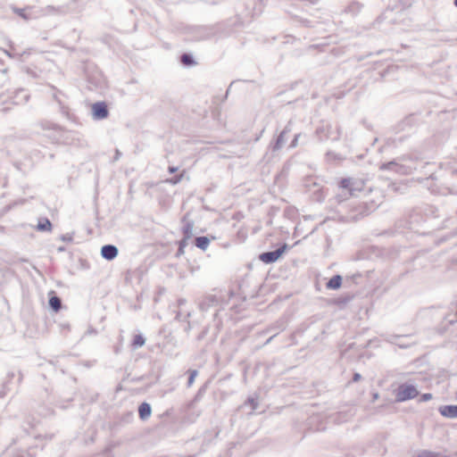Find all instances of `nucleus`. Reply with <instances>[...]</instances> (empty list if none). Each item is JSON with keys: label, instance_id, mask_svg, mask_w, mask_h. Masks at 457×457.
<instances>
[{"label": "nucleus", "instance_id": "obj_17", "mask_svg": "<svg viewBox=\"0 0 457 457\" xmlns=\"http://www.w3.org/2000/svg\"><path fill=\"white\" fill-rule=\"evenodd\" d=\"M183 232L186 237H190L193 232V225L190 223H186L183 227Z\"/></svg>", "mask_w": 457, "mask_h": 457}, {"label": "nucleus", "instance_id": "obj_24", "mask_svg": "<svg viewBox=\"0 0 457 457\" xmlns=\"http://www.w3.org/2000/svg\"><path fill=\"white\" fill-rule=\"evenodd\" d=\"M299 137H300L299 134L295 136V137H294V139H293V141L291 142V145H290L291 147H295L297 145Z\"/></svg>", "mask_w": 457, "mask_h": 457}, {"label": "nucleus", "instance_id": "obj_16", "mask_svg": "<svg viewBox=\"0 0 457 457\" xmlns=\"http://www.w3.org/2000/svg\"><path fill=\"white\" fill-rule=\"evenodd\" d=\"M145 345V338L141 335H137L133 340V345L135 347H140Z\"/></svg>", "mask_w": 457, "mask_h": 457}, {"label": "nucleus", "instance_id": "obj_25", "mask_svg": "<svg viewBox=\"0 0 457 457\" xmlns=\"http://www.w3.org/2000/svg\"><path fill=\"white\" fill-rule=\"evenodd\" d=\"M360 379H361V375H360L359 373H355V374L353 375V381H355V382H356V381H358V380H360Z\"/></svg>", "mask_w": 457, "mask_h": 457}, {"label": "nucleus", "instance_id": "obj_11", "mask_svg": "<svg viewBox=\"0 0 457 457\" xmlns=\"http://www.w3.org/2000/svg\"><path fill=\"white\" fill-rule=\"evenodd\" d=\"M290 131V129L288 127H286L285 129L279 134V136L277 138V141L273 146V150H278L282 147V145L285 144V135Z\"/></svg>", "mask_w": 457, "mask_h": 457}, {"label": "nucleus", "instance_id": "obj_22", "mask_svg": "<svg viewBox=\"0 0 457 457\" xmlns=\"http://www.w3.org/2000/svg\"><path fill=\"white\" fill-rule=\"evenodd\" d=\"M181 178H182V175H179V177H176L174 179H169L168 182L175 185V184L179 183L181 180Z\"/></svg>", "mask_w": 457, "mask_h": 457}, {"label": "nucleus", "instance_id": "obj_14", "mask_svg": "<svg viewBox=\"0 0 457 457\" xmlns=\"http://www.w3.org/2000/svg\"><path fill=\"white\" fill-rule=\"evenodd\" d=\"M439 455H440V453H435V452L428 451V450H422L420 453H418L416 457H439Z\"/></svg>", "mask_w": 457, "mask_h": 457}, {"label": "nucleus", "instance_id": "obj_30", "mask_svg": "<svg viewBox=\"0 0 457 457\" xmlns=\"http://www.w3.org/2000/svg\"><path fill=\"white\" fill-rule=\"evenodd\" d=\"M378 394H375V395H374V399H378Z\"/></svg>", "mask_w": 457, "mask_h": 457}, {"label": "nucleus", "instance_id": "obj_8", "mask_svg": "<svg viewBox=\"0 0 457 457\" xmlns=\"http://www.w3.org/2000/svg\"><path fill=\"white\" fill-rule=\"evenodd\" d=\"M439 412L442 416L456 419L457 418V405H444L439 408Z\"/></svg>", "mask_w": 457, "mask_h": 457}, {"label": "nucleus", "instance_id": "obj_13", "mask_svg": "<svg viewBox=\"0 0 457 457\" xmlns=\"http://www.w3.org/2000/svg\"><path fill=\"white\" fill-rule=\"evenodd\" d=\"M209 244L210 240L206 237H198L195 238V245L202 250H205Z\"/></svg>", "mask_w": 457, "mask_h": 457}, {"label": "nucleus", "instance_id": "obj_23", "mask_svg": "<svg viewBox=\"0 0 457 457\" xmlns=\"http://www.w3.org/2000/svg\"><path fill=\"white\" fill-rule=\"evenodd\" d=\"M20 93L23 95L22 96L23 99H22V101L18 102L17 104L27 103L29 100V96L27 94H25V92L23 90H21Z\"/></svg>", "mask_w": 457, "mask_h": 457}, {"label": "nucleus", "instance_id": "obj_19", "mask_svg": "<svg viewBox=\"0 0 457 457\" xmlns=\"http://www.w3.org/2000/svg\"><path fill=\"white\" fill-rule=\"evenodd\" d=\"M181 61L186 65H192L194 63L192 57L188 54H183L181 57Z\"/></svg>", "mask_w": 457, "mask_h": 457}, {"label": "nucleus", "instance_id": "obj_4", "mask_svg": "<svg viewBox=\"0 0 457 457\" xmlns=\"http://www.w3.org/2000/svg\"><path fill=\"white\" fill-rule=\"evenodd\" d=\"M289 248L287 244L278 248L276 251L265 252L260 254L259 259L264 263H272L278 261L280 256Z\"/></svg>", "mask_w": 457, "mask_h": 457}, {"label": "nucleus", "instance_id": "obj_6", "mask_svg": "<svg viewBox=\"0 0 457 457\" xmlns=\"http://www.w3.org/2000/svg\"><path fill=\"white\" fill-rule=\"evenodd\" d=\"M93 117L96 120H102L107 117L108 111L104 103H96L92 106Z\"/></svg>", "mask_w": 457, "mask_h": 457}, {"label": "nucleus", "instance_id": "obj_5", "mask_svg": "<svg viewBox=\"0 0 457 457\" xmlns=\"http://www.w3.org/2000/svg\"><path fill=\"white\" fill-rule=\"evenodd\" d=\"M363 186V181L360 179L346 178L340 181V187L343 189H346L350 195H353L355 192L362 190Z\"/></svg>", "mask_w": 457, "mask_h": 457}, {"label": "nucleus", "instance_id": "obj_28", "mask_svg": "<svg viewBox=\"0 0 457 457\" xmlns=\"http://www.w3.org/2000/svg\"><path fill=\"white\" fill-rule=\"evenodd\" d=\"M240 237H242V241L245 239V237H246V234L244 233V234H240Z\"/></svg>", "mask_w": 457, "mask_h": 457}, {"label": "nucleus", "instance_id": "obj_9", "mask_svg": "<svg viewBox=\"0 0 457 457\" xmlns=\"http://www.w3.org/2000/svg\"><path fill=\"white\" fill-rule=\"evenodd\" d=\"M342 284V278L339 275L333 276L328 282L327 283L326 287L328 289H337L341 287Z\"/></svg>", "mask_w": 457, "mask_h": 457}, {"label": "nucleus", "instance_id": "obj_32", "mask_svg": "<svg viewBox=\"0 0 457 457\" xmlns=\"http://www.w3.org/2000/svg\"><path fill=\"white\" fill-rule=\"evenodd\" d=\"M454 4L457 7V0H454Z\"/></svg>", "mask_w": 457, "mask_h": 457}, {"label": "nucleus", "instance_id": "obj_29", "mask_svg": "<svg viewBox=\"0 0 457 457\" xmlns=\"http://www.w3.org/2000/svg\"><path fill=\"white\" fill-rule=\"evenodd\" d=\"M240 237H242V241L245 239V237H246V234L244 233V234H240Z\"/></svg>", "mask_w": 457, "mask_h": 457}, {"label": "nucleus", "instance_id": "obj_27", "mask_svg": "<svg viewBox=\"0 0 457 457\" xmlns=\"http://www.w3.org/2000/svg\"><path fill=\"white\" fill-rule=\"evenodd\" d=\"M169 170H170V172H175V171L177 170V169H176V168H174V167H170V168L169 169Z\"/></svg>", "mask_w": 457, "mask_h": 457}, {"label": "nucleus", "instance_id": "obj_7", "mask_svg": "<svg viewBox=\"0 0 457 457\" xmlns=\"http://www.w3.org/2000/svg\"><path fill=\"white\" fill-rule=\"evenodd\" d=\"M101 254L104 259L111 261L118 255V249L114 245H106L102 247Z\"/></svg>", "mask_w": 457, "mask_h": 457}, {"label": "nucleus", "instance_id": "obj_2", "mask_svg": "<svg viewBox=\"0 0 457 457\" xmlns=\"http://www.w3.org/2000/svg\"><path fill=\"white\" fill-rule=\"evenodd\" d=\"M418 395L419 391L416 386L409 383H403L399 385L395 391V399L399 403L414 399Z\"/></svg>", "mask_w": 457, "mask_h": 457}, {"label": "nucleus", "instance_id": "obj_21", "mask_svg": "<svg viewBox=\"0 0 457 457\" xmlns=\"http://www.w3.org/2000/svg\"><path fill=\"white\" fill-rule=\"evenodd\" d=\"M432 397L433 396L431 394L426 393V394L421 395L420 401V402H428V401L431 400Z\"/></svg>", "mask_w": 457, "mask_h": 457}, {"label": "nucleus", "instance_id": "obj_15", "mask_svg": "<svg viewBox=\"0 0 457 457\" xmlns=\"http://www.w3.org/2000/svg\"><path fill=\"white\" fill-rule=\"evenodd\" d=\"M49 304L54 311H58L61 308V301L56 296L50 298Z\"/></svg>", "mask_w": 457, "mask_h": 457}, {"label": "nucleus", "instance_id": "obj_18", "mask_svg": "<svg viewBox=\"0 0 457 457\" xmlns=\"http://www.w3.org/2000/svg\"><path fill=\"white\" fill-rule=\"evenodd\" d=\"M52 227L51 222L48 220H46L43 223H38L37 228L39 230H50Z\"/></svg>", "mask_w": 457, "mask_h": 457}, {"label": "nucleus", "instance_id": "obj_26", "mask_svg": "<svg viewBox=\"0 0 457 457\" xmlns=\"http://www.w3.org/2000/svg\"><path fill=\"white\" fill-rule=\"evenodd\" d=\"M327 156H328V158H332V157H333V158H335V157H336V156H335V154H334L333 153H331V152H328V153H327Z\"/></svg>", "mask_w": 457, "mask_h": 457}, {"label": "nucleus", "instance_id": "obj_20", "mask_svg": "<svg viewBox=\"0 0 457 457\" xmlns=\"http://www.w3.org/2000/svg\"><path fill=\"white\" fill-rule=\"evenodd\" d=\"M197 376V371L196 370H191L190 371V376H189V378H188V386H190L194 381H195V378H196Z\"/></svg>", "mask_w": 457, "mask_h": 457}, {"label": "nucleus", "instance_id": "obj_10", "mask_svg": "<svg viewBox=\"0 0 457 457\" xmlns=\"http://www.w3.org/2000/svg\"><path fill=\"white\" fill-rule=\"evenodd\" d=\"M139 417L142 420H146L151 415V406L146 403H143L138 409Z\"/></svg>", "mask_w": 457, "mask_h": 457}, {"label": "nucleus", "instance_id": "obj_31", "mask_svg": "<svg viewBox=\"0 0 457 457\" xmlns=\"http://www.w3.org/2000/svg\"><path fill=\"white\" fill-rule=\"evenodd\" d=\"M439 457H450V456H447V455H442V454L440 453Z\"/></svg>", "mask_w": 457, "mask_h": 457}, {"label": "nucleus", "instance_id": "obj_12", "mask_svg": "<svg viewBox=\"0 0 457 457\" xmlns=\"http://www.w3.org/2000/svg\"><path fill=\"white\" fill-rule=\"evenodd\" d=\"M258 402L256 398L250 397L243 405L244 409H249L247 413H252L253 411L257 409Z\"/></svg>", "mask_w": 457, "mask_h": 457}, {"label": "nucleus", "instance_id": "obj_3", "mask_svg": "<svg viewBox=\"0 0 457 457\" xmlns=\"http://www.w3.org/2000/svg\"><path fill=\"white\" fill-rule=\"evenodd\" d=\"M316 133L320 137V140H327L330 139L332 141H337L341 137V129L337 125L327 124L319 127L316 129Z\"/></svg>", "mask_w": 457, "mask_h": 457}, {"label": "nucleus", "instance_id": "obj_1", "mask_svg": "<svg viewBox=\"0 0 457 457\" xmlns=\"http://www.w3.org/2000/svg\"><path fill=\"white\" fill-rule=\"evenodd\" d=\"M406 160V158L403 157L395 161L382 163L379 166V169L381 170H390L399 175H408L411 174L416 169V166L402 162Z\"/></svg>", "mask_w": 457, "mask_h": 457}]
</instances>
